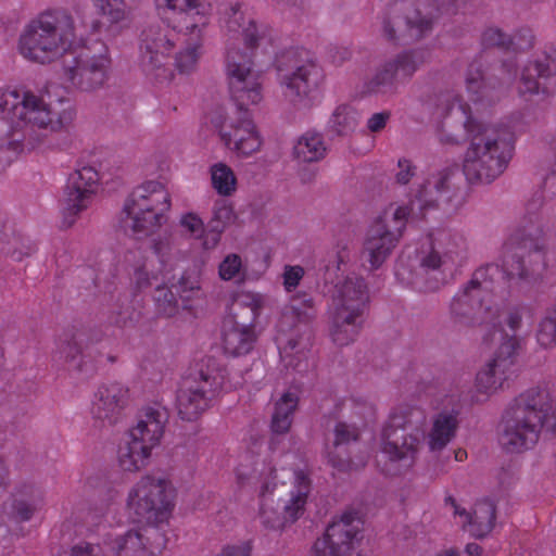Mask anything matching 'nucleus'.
Wrapping results in <instances>:
<instances>
[{"label":"nucleus","instance_id":"obj_45","mask_svg":"<svg viewBox=\"0 0 556 556\" xmlns=\"http://www.w3.org/2000/svg\"><path fill=\"white\" fill-rule=\"evenodd\" d=\"M535 341L544 350L556 346V315H546L539 321L535 329Z\"/></svg>","mask_w":556,"mask_h":556},{"label":"nucleus","instance_id":"obj_24","mask_svg":"<svg viewBox=\"0 0 556 556\" xmlns=\"http://www.w3.org/2000/svg\"><path fill=\"white\" fill-rule=\"evenodd\" d=\"M362 522L352 513L332 521L325 534L313 545L314 556H353Z\"/></svg>","mask_w":556,"mask_h":556},{"label":"nucleus","instance_id":"obj_49","mask_svg":"<svg viewBox=\"0 0 556 556\" xmlns=\"http://www.w3.org/2000/svg\"><path fill=\"white\" fill-rule=\"evenodd\" d=\"M348 407L353 416L366 421L371 420L375 416V407L372 403L365 400H351L348 403Z\"/></svg>","mask_w":556,"mask_h":556},{"label":"nucleus","instance_id":"obj_62","mask_svg":"<svg viewBox=\"0 0 556 556\" xmlns=\"http://www.w3.org/2000/svg\"><path fill=\"white\" fill-rule=\"evenodd\" d=\"M440 13H445V14H452L454 13V9L451 8V7H446V8H441L439 9Z\"/></svg>","mask_w":556,"mask_h":556},{"label":"nucleus","instance_id":"obj_53","mask_svg":"<svg viewBox=\"0 0 556 556\" xmlns=\"http://www.w3.org/2000/svg\"><path fill=\"white\" fill-rule=\"evenodd\" d=\"M298 406V395L293 391L285 392L280 399L276 402L275 408L278 410L286 412V415L292 417Z\"/></svg>","mask_w":556,"mask_h":556},{"label":"nucleus","instance_id":"obj_7","mask_svg":"<svg viewBox=\"0 0 556 556\" xmlns=\"http://www.w3.org/2000/svg\"><path fill=\"white\" fill-rule=\"evenodd\" d=\"M425 419L422 408L413 403H401L390 413L381 432L380 448L375 457L377 468L387 476H399L415 464L421 445L418 431L405 432L406 426Z\"/></svg>","mask_w":556,"mask_h":556},{"label":"nucleus","instance_id":"obj_17","mask_svg":"<svg viewBox=\"0 0 556 556\" xmlns=\"http://www.w3.org/2000/svg\"><path fill=\"white\" fill-rule=\"evenodd\" d=\"M236 478L240 486L258 484L257 519L267 529L282 530L290 526L283 511L282 504L274 500L277 486V470L275 468L260 469L245 464H240L236 469Z\"/></svg>","mask_w":556,"mask_h":556},{"label":"nucleus","instance_id":"obj_51","mask_svg":"<svg viewBox=\"0 0 556 556\" xmlns=\"http://www.w3.org/2000/svg\"><path fill=\"white\" fill-rule=\"evenodd\" d=\"M416 174V166L406 157H401L397 161L395 170V180L401 185H406Z\"/></svg>","mask_w":556,"mask_h":556},{"label":"nucleus","instance_id":"obj_23","mask_svg":"<svg viewBox=\"0 0 556 556\" xmlns=\"http://www.w3.org/2000/svg\"><path fill=\"white\" fill-rule=\"evenodd\" d=\"M500 345L493 358L479 370L476 377V392L486 399L497 392L508 378L515 364L519 339L498 333Z\"/></svg>","mask_w":556,"mask_h":556},{"label":"nucleus","instance_id":"obj_8","mask_svg":"<svg viewBox=\"0 0 556 556\" xmlns=\"http://www.w3.org/2000/svg\"><path fill=\"white\" fill-rule=\"evenodd\" d=\"M81 43L72 17L64 11H53L41 14L24 28L18 52L30 62L47 64Z\"/></svg>","mask_w":556,"mask_h":556},{"label":"nucleus","instance_id":"obj_56","mask_svg":"<svg viewBox=\"0 0 556 556\" xmlns=\"http://www.w3.org/2000/svg\"><path fill=\"white\" fill-rule=\"evenodd\" d=\"M329 463L340 471H349L352 469L362 468L365 465V460L353 463L352 460L343 459L336 454H329Z\"/></svg>","mask_w":556,"mask_h":556},{"label":"nucleus","instance_id":"obj_58","mask_svg":"<svg viewBox=\"0 0 556 556\" xmlns=\"http://www.w3.org/2000/svg\"><path fill=\"white\" fill-rule=\"evenodd\" d=\"M60 358L66 363H74L80 354V348L76 342L68 341L60 348Z\"/></svg>","mask_w":556,"mask_h":556},{"label":"nucleus","instance_id":"obj_16","mask_svg":"<svg viewBox=\"0 0 556 556\" xmlns=\"http://www.w3.org/2000/svg\"><path fill=\"white\" fill-rule=\"evenodd\" d=\"M277 81L286 102L294 109H308L320 102L326 74L308 60L290 70L278 67Z\"/></svg>","mask_w":556,"mask_h":556},{"label":"nucleus","instance_id":"obj_25","mask_svg":"<svg viewBox=\"0 0 556 556\" xmlns=\"http://www.w3.org/2000/svg\"><path fill=\"white\" fill-rule=\"evenodd\" d=\"M99 180V174L92 166H83L70 176L62 212L63 228L72 227L77 216L90 205Z\"/></svg>","mask_w":556,"mask_h":556},{"label":"nucleus","instance_id":"obj_6","mask_svg":"<svg viewBox=\"0 0 556 556\" xmlns=\"http://www.w3.org/2000/svg\"><path fill=\"white\" fill-rule=\"evenodd\" d=\"M151 256L134 268L132 282L139 290L156 286L154 301L165 316L177 312V293L164 286L174 278L175 271L188 261L189 252L179 247L170 233H161L150 240Z\"/></svg>","mask_w":556,"mask_h":556},{"label":"nucleus","instance_id":"obj_52","mask_svg":"<svg viewBox=\"0 0 556 556\" xmlns=\"http://www.w3.org/2000/svg\"><path fill=\"white\" fill-rule=\"evenodd\" d=\"M304 276V269L303 267L295 265V266H286L282 279H283V287L286 291L291 292L294 290L300 281L302 280Z\"/></svg>","mask_w":556,"mask_h":556},{"label":"nucleus","instance_id":"obj_30","mask_svg":"<svg viewBox=\"0 0 556 556\" xmlns=\"http://www.w3.org/2000/svg\"><path fill=\"white\" fill-rule=\"evenodd\" d=\"M454 514L457 522L476 538L488 535L494 527L495 507L490 501L477 502L469 511L454 505Z\"/></svg>","mask_w":556,"mask_h":556},{"label":"nucleus","instance_id":"obj_43","mask_svg":"<svg viewBox=\"0 0 556 556\" xmlns=\"http://www.w3.org/2000/svg\"><path fill=\"white\" fill-rule=\"evenodd\" d=\"M486 46H498L513 49H523L531 46V35L527 31L525 36L507 35L501 29L492 27L488 28L482 36Z\"/></svg>","mask_w":556,"mask_h":556},{"label":"nucleus","instance_id":"obj_54","mask_svg":"<svg viewBox=\"0 0 556 556\" xmlns=\"http://www.w3.org/2000/svg\"><path fill=\"white\" fill-rule=\"evenodd\" d=\"M292 424V417L286 415V412L275 408L271 418V429L276 433L287 432Z\"/></svg>","mask_w":556,"mask_h":556},{"label":"nucleus","instance_id":"obj_48","mask_svg":"<svg viewBox=\"0 0 556 556\" xmlns=\"http://www.w3.org/2000/svg\"><path fill=\"white\" fill-rule=\"evenodd\" d=\"M8 254L14 261H22L24 257L31 256L37 252V244L25 237H16L7 243Z\"/></svg>","mask_w":556,"mask_h":556},{"label":"nucleus","instance_id":"obj_31","mask_svg":"<svg viewBox=\"0 0 556 556\" xmlns=\"http://www.w3.org/2000/svg\"><path fill=\"white\" fill-rule=\"evenodd\" d=\"M311 490L312 483L308 473L304 469H294L290 489L286 497L280 500L290 525L303 516Z\"/></svg>","mask_w":556,"mask_h":556},{"label":"nucleus","instance_id":"obj_21","mask_svg":"<svg viewBox=\"0 0 556 556\" xmlns=\"http://www.w3.org/2000/svg\"><path fill=\"white\" fill-rule=\"evenodd\" d=\"M466 240L459 233L442 232L419 255V266L426 273H434L439 286L452 276L465 256Z\"/></svg>","mask_w":556,"mask_h":556},{"label":"nucleus","instance_id":"obj_44","mask_svg":"<svg viewBox=\"0 0 556 556\" xmlns=\"http://www.w3.org/2000/svg\"><path fill=\"white\" fill-rule=\"evenodd\" d=\"M93 4L110 25H119L129 18L130 9L126 0H93Z\"/></svg>","mask_w":556,"mask_h":556},{"label":"nucleus","instance_id":"obj_19","mask_svg":"<svg viewBox=\"0 0 556 556\" xmlns=\"http://www.w3.org/2000/svg\"><path fill=\"white\" fill-rule=\"evenodd\" d=\"M111 55L108 46L101 43L97 52L84 50L70 55L63 62V75L76 89L92 92L101 88L109 77Z\"/></svg>","mask_w":556,"mask_h":556},{"label":"nucleus","instance_id":"obj_26","mask_svg":"<svg viewBox=\"0 0 556 556\" xmlns=\"http://www.w3.org/2000/svg\"><path fill=\"white\" fill-rule=\"evenodd\" d=\"M130 402L129 388L121 382L100 386L90 401L89 415L94 427L105 428L116 425Z\"/></svg>","mask_w":556,"mask_h":556},{"label":"nucleus","instance_id":"obj_39","mask_svg":"<svg viewBox=\"0 0 556 556\" xmlns=\"http://www.w3.org/2000/svg\"><path fill=\"white\" fill-rule=\"evenodd\" d=\"M427 53L424 50H407L396 54L389 60L397 78H410L417 70L426 62Z\"/></svg>","mask_w":556,"mask_h":556},{"label":"nucleus","instance_id":"obj_40","mask_svg":"<svg viewBox=\"0 0 556 556\" xmlns=\"http://www.w3.org/2000/svg\"><path fill=\"white\" fill-rule=\"evenodd\" d=\"M217 275L222 281L241 283L247 279V264L243 256L236 252L227 253L217 265Z\"/></svg>","mask_w":556,"mask_h":556},{"label":"nucleus","instance_id":"obj_47","mask_svg":"<svg viewBox=\"0 0 556 556\" xmlns=\"http://www.w3.org/2000/svg\"><path fill=\"white\" fill-rule=\"evenodd\" d=\"M397 76L393 71L390 62H386L381 68L372 76L367 84V90L372 93L382 92L388 88H391L397 80Z\"/></svg>","mask_w":556,"mask_h":556},{"label":"nucleus","instance_id":"obj_60","mask_svg":"<svg viewBox=\"0 0 556 556\" xmlns=\"http://www.w3.org/2000/svg\"><path fill=\"white\" fill-rule=\"evenodd\" d=\"M466 86L469 93H476L481 87V75L478 74L476 77L467 76Z\"/></svg>","mask_w":556,"mask_h":556},{"label":"nucleus","instance_id":"obj_50","mask_svg":"<svg viewBox=\"0 0 556 556\" xmlns=\"http://www.w3.org/2000/svg\"><path fill=\"white\" fill-rule=\"evenodd\" d=\"M358 437V429L355 426L339 422L334 428V445L339 446L355 440Z\"/></svg>","mask_w":556,"mask_h":556},{"label":"nucleus","instance_id":"obj_42","mask_svg":"<svg viewBox=\"0 0 556 556\" xmlns=\"http://www.w3.org/2000/svg\"><path fill=\"white\" fill-rule=\"evenodd\" d=\"M41 507V501L27 494L14 495L7 515L15 522H25L31 519Z\"/></svg>","mask_w":556,"mask_h":556},{"label":"nucleus","instance_id":"obj_64","mask_svg":"<svg viewBox=\"0 0 556 556\" xmlns=\"http://www.w3.org/2000/svg\"><path fill=\"white\" fill-rule=\"evenodd\" d=\"M455 555H456L455 551L448 549V551H445L443 554H441L439 556H455Z\"/></svg>","mask_w":556,"mask_h":556},{"label":"nucleus","instance_id":"obj_46","mask_svg":"<svg viewBox=\"0 0 556 556\" xmlns=\"http://www.w3.org/2000/svg\"><path fill=\"white\" fill-rule=\"evenodd\" d=\"M178 225L181 231L188 237L201 240L206 236H211L205 231V224L203 218L195 212H186L179 216Z\"/></svg>","mask_w":556,"mask_h":556},{"label":"nucleus","instance_id":"obj_29","mask_svg":"<svg viewBox=\"0 0 556 556\" xmlns=\"http://www.w3.org/2000/svg\"><path fill=\"white\" fill-rule=\"evenodd\" d=\"M456 173V166H446L430 175L416 190L413 205L417 203L420 210L433 206L445 207L451 198L450 184Z\"/></svg>","mask_w":556,"mask_h":556},{"label":"nucleus","instance_id":"obj_57","mask_svg":"<svg viewBox=\"0 0 556 556\" xmlns=\"http://www.w3.org/2000/svg\"><path fill=\"white\" fill-rule=\"evenodd\" d=\"M521 319H522L521 313L518 311H515V312H511L508 314L506 323L513 332H516L520 328ZM498 333L506 334V332H504L502 330L496 331L494 333V341L496 343V348L500 345ZM507 336H515L517 338V336L515 333H511V334L507 333Z\"/></svg>","mask_w":556,"mask_h":556},{"label":"nucleus","instance_id":"obj_18","mask_svg":"<svg viewBox=\"0 0 556 556\" xmlns=\"http://www.w3.org/2000/svg\"><path fill=\"white\" fill-rule=\"evenodd\" d=\"M515 61H505L503 72L507 83L514 81L520 94L556 92V49L544 52L517 72Z\"/></svg>","mask_w":556,"mask_h":556},{"label":"nucleus","instance_id":"obj_14","mask_svg":"<svg viewBox=\"0 0 556 556\" xmlns=\"http://www.w3.org/2000/svg\"><path fill=\"white\" fill-rule=\"evenodd\" d=\"M164 433V414L149 408L129 429L117 448L119 467L129 472L138 471L149 464L152 451L160 444Z\"/></svg>","mask_w":556,"mask_h":556},{"label":"nucleus","instance_id":"obj_38","mask_svg":"<svg viewBox=\"0 0 556 556\" xmlns=\"http://www.w3.org/2000/svg\"><path fill=\"white\" fill-rule=\"evenodd\" d=\"M293 153L299 162H318L326 155V146L321 135L306 132L296 141Z\"/></svg>","mask_w":556,"mask_h":556},{"label":"nucleus","instance_id":"obj_28","mask_svg":"<svg viewBox=\"0 0 556 556\" xmlns=\"http://www.w3.org/2000/svg\"><path fill=\"white\" fill-rule=\"evenodd\" d=\"M255 327L240 318L238 312H229L223 323V349L233 356L249 353L256 340Z\"/></svg>","mask_w":556,"mask_h":556},{"label":"nucleus","instance_id":"obj_5","mask_svg":"<svg viewBox=\"0 0 556 556\" xmlns=\"http://www.w3.org/2000/svg\"><path fill=\"white\" fill-rule=\"evenodd\" d=\"M541 432H556V410L548 392L533 388L518 395L510 404L503 420L501 444L510 452L532 447Z\"/></svg>","mask_w":556,"mask_h":556},{"label":"nucleus","instance_id":"obj_3","mask_svg":"<svg viewBox=\"0 0 556 556\" xmlns=\"http://www.w3.org/2000/svg\"><path fill=\"white\" fill-rule=\"evenodd\" d=\"M223 28L227 38L225 72L231 98L240 110L257 106L264 100V84L262 73L254 68L253 54L273 51L278 34L239 4L226 12Z\"/></svg>","mask_w":556,"mask_h":556},{"label":"nucleus","instance_id":"obj_61","mask_svg":"<svg viewBox=\"0 0 556 556\" xmlns=\"http://www.w3.org/2000/svg\"><path fill=\"white\" fill-rule=\"evenodd\" d=\"M466 552L468 555L478 556L481 553V547L477 543H470L466 546Z\"/></svg>","mask_w":556,"mask_h":556},{"label":"nucleus","instance_id":"obj_27","mask_svg":"<svg viewBox=\"0 0 556 556\" xmlns=\"http://www.w3.org/2000/svg\"><path fill=\"white\" fill-rule=\"evenodd\" d=\"M302 304L309 306V301L292 298L290 303L283 307L277 323L276 342L283 359L303 353L306 346V343L298 333H287V329L293 328L304 315Z\"/></svg>","mask_w":556,"mask_h":556},{"label":"nucleus","instance_id":"obj_13","mask_svg":"<svg viewBox=\"0 0 556 556\" xmlns=\"http://www.w3.org/2000/svg\"><path fill=\"white\" fill-rule=\"evenodd\" d=\"M414 207L406 204L392 203L388 205L368 227L362 257L368 263L370 270H376L389 258L400 242L406 220Z\"/></svg>","mask_w":556,"mask_h":556},{"label":"nucleus","instance_id":"obj_34","mask_svg":"<svg viewBox=\"0 0 556 556\" xmlns=\"http://www.w3.org/2000/svg\"><path fill=\"white\" fill-rule=\"evenodd\" d=\"M237 220L233 205L224 199L214 202L211 216L212 236H206L202 242L205 251L214 250L220 242V235Z\"/></svg>","mask_w":556,"mask_h":556},{"label":"nucleus","instance_id":"obj_15","mask_svg":"<svg viewBox=\"0 0 556 556\" xmlns=\"http://www.w3.org/2000/svg\"><path fill=\"white\" fill-rule=\"evenodd\" d=\"M225 376L214 358L207 357L197 365L192 378L184 381L177 395L179 416L185 420L197 419L208 406L212 397L224 387Z\"/></svg>","mask_w":556,"mask_h":556},{"label":"nucleus","instance_id":"obj_12","mask_svg":"<svg viewBox=\"0 0 556 556\" xmlns=\"http://www.w3.org/2000/svg\"><path fill=\"white\" fill-rule=\"evenodd\" d=\"M366 300L363 278L349 275L336 283L329 307L330 336L336 344L346 345L355 340Z\"/></svg>","mask_w":556,"mask_h":556},{"label":"nucleus","instance_id":"obj_1","mask_svg":"<svg viewBox=\"0 0 556 556\" xmlns=\"http://www.w3.org/2000/svg\"><path fill=\"white\" fill-rule=\"evenodd\" d=\"M157 13L175 17V27L185 37V45L175 52L170 30L151 27L143 31L140 43V64L146 76L166 84L180 75L193 73L203 54L204 34L212 17V5L204 0H154Z\"/></svg>","mask_w":556,"mask_h":556},{"label":"nucleus","instance_id":"obj_2","mask_svg":"<svg viewBox=\"0 0 556 556\" xmlns=\"http://www.w3.org/2000/svg\"><path fill=\"white\" fill-rule=\"evenodd\" d=\"M176 502V489L172 481L161 473L142 476L128 490L125 514L129 521L148 526L128 530L122 534L108 535L101 544H79L62 551L58 556H155L157 546L152 536L157 534L156 526L165 523L172 516Z\"/></svg>","mask_w":556,"mask_h":556},{"label":"nucleus","instance_id":"obj_11","mask_svg":"<svg viewBox=\"0 0 556 556\" xmlns=\"http://www.w3.org/2000/svg\"><path fill=\"white\" fill-rule=\"evenodd\" d=\"M170 208L172 195L165 182L144 180L125 201V226L134 233L148 235L166 224Z\"/></svg>","mask_w":556,"mask_h":556},{"label":"nucleus","instance_id":"obj_4","mask_svg":"<svg viewBox=\"0 0 556 556\" xmlns=\"http://www.w3.org/2000/svg\"><path fill=\"white\" fill-rule=\"evenodd\" d=\"M454 122H460L469 146L463 157V172L470 182L490 184L500 177L511 156V147L502 131L494 125L471 115L465 104L453 106L443 124L440 140L458 143L462 135L455 130Z\"/></svg>","mask_w":556,"mask_h":556},{"label":"nucleus","instance_id":"obj_59","mask_svg":"<svg viewBox=\"0 0 556 556\" xmlns=\"http://www.w3.org/2000/svg\"><path fill=\"white\" fill-rule=\"evenodd\" d=\"M349 260V251L345 245H337L334 250L329 254V265L337 269H340L342 264H345Z\"/></svg>","mask_w":556,"mask_h":556},{"label":"nucleus","instance_id":"obj_36","mask_svg":"<svg viewBox=\"0 0 556 556\" xmlns=\"http://www.w3.org/2000/svg\"><path fill=\"white\" fill-rule=\"evenodd\" d=\"M212 189L220 197H231L238 190V177L225 162H215L208 167Z\"/></svg>","mask_w":556,"mask_h":556},{"label":"nucleus","instance_id":"obj_35","mask_svg":"<svg viewBox=\"0 0 556 556\" xmlns=\"http://www.w3.org/2000/svg\"><path fill=\"white\" fill-rule=\"evenodd\" d=\"M174 288L182 306L187 309H191L194 302L204 299L201 273L198 270L182 271Z\"/></svg>","mask_w":556,"mask_h":556},{"label":"nucleus","instance_id":"obj_22","mask_svg":"<svg viewBox=\"0 0 556 556\" xmlns=\"http://www.w3.org/2000/svg\"><path fill=\"white\" fill-rule=\"evenodd\" d=\"M211 123L225 147L238 157H250L261 151L264 140L251 118L228 121L222 112H215Z\"/></svg>","mask_w":556,"mask_h":556},{"label":"nucleus","instance_id":"obj_55","mask_svg":"<svg viewBox=\"0 0 556 556\" xmlns=\"http://www.w3.org/2000/svg\"><path fill=\"white\" fill-rule=\"evenodd\" d=\"M391 114L387 111L372 114L367 119V128L370 132L381 131L390 119Z\"/></svg>","mask_w":556,"mask_h":556},{"label":"nucleus","instance_id":"obj_10","mask_svg":"<svg viewBox=\"0 0 556 556\" xmlns=\"http://www.w3.org/2000/svg\"><path fill=\"white\" fill-rule=\"evenodd\" d=\"M516 276H522L519 261H513L511 264L504 261L502 268L495 264L479 268L468 286L453 300L452 314L462 324L482 320L484 313L489 309L492 296L504 295L508 280Z\"/></svg>","mask_w":556,"mask_h":556},{"label":"nucleus","instance_id":"obj_41","mask_svg":"<svg viewBox=\"0 0 556 556\" xmlns=\"http://www.w3.org/2000/svg\"><path fill=\"white\" fill-rule=\"evenodd\" d=\"M266 302V295L261 292L253 290H241L237 292L235 303L229 312L232 309L237 312L238 308H249L251 312V318L248 324H252L255 327V323L265 308Z\"/></svg>","mask_w":556,"mask_h":556},{"label":"nucleus","instance_id":"obj_63","mask_svg":"<svg viewBox=\"0 0 556 556\" xmlns=\"http://www.w3.org/2000/svg\"><path fill=\"white\" fill-rule=\"evenodd\" d=\"M466 456V452L465 451H458L456 453V459L458 460H463V458Z\"/></svg>","mask_w":556,"mask_h":556},{"label":"nucleus","instance_id":"obj_9","mask_svg":"<svg viewBox=\"0 0 556 556\" xmlns=\"http://www.w3.org/2000/svg\"><path fill=\"white\" fill-rule=\"evenodd\" d=\"M75 117L67 98L34 94L17 89L2 91V119L20 126L22 123L49 132L66 129Z\"/></svg>","mask_w":556,"mask_h":556},{"label":"nucleus","instance_id":"obj_20","mask_svg":"<svg viewBox=\"0 0 556 556\" xmlns=\"http://www.w3.org/2000/svg\"><path fill=\"white\" fill-rule=\"evenodd\" d=\"M438 15V12L427 9L425 3L417 7L405 4L380 16L378 31L387 40L405 37L417 39L432 28Z\"/></svg>","mask_w":556,"mask_h":556},{"label":"nucleus","instance_id":"obj_32","mask_svg":"<svg viewBox=\"0 0 556 556\" xmlns=\"http://www.w3.org/2000/svg\"><path fill=\"white\" fill-rule=\"evenodd\" d=\"M458 427L455 410H442L435 414L427 434V445L430 451L443 450L455 437Z\"/></svg>","mask_w":556,"mask_h":556},{"label":"nucleus","instance_id":"obj_33","mask_svg":"<svg viewBox=\"0 0 556 556\" xmlns=\"http://www.w3.org/2000/svg\"><path fill=\"white\" fill-rule=\"evenodd\" d=\"M394 274L400 283L417 290L439 288L438 282H432L426 277V270L419 266V256L413 258L410 254H402L396 261Z\"/></svg>","mask_w":556,"mask_h":556},{"label":"nucleus","instance_id":"obj_37","mask_svg":"<svg viewBox=\"0 0 556 556\" xmlns=\"http://www.w3.org/2000/svg\"><path fill=\"white\" fill-rule=\"evenodd\" d=\"M361 119L357 109L350 103L338 104L328 121L330 131L339 136H346L353 132Z\"/></svg>","mask_w":556,"mask_h":556}]
</instances>
